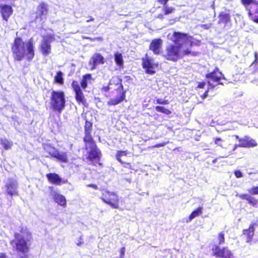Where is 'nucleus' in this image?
Instances as JSON below:
<instances>
[{
  "label": "nucleus",
  "mask_w": 258,
  "mask_h": 258,
  "mask_svg": "<svg viewBox=\"0 0 258 258\" xmlns=\"http://www.w3.org/2000/svg\"><path fill=\"white\" fill-rule=\"evenodd\" d=\"M257 145L258 144L255 139L246 135L239 140V144L234 145L232 151H235L238 147L251 148L256 147Z\"/></svg>",
  "instance_id": "10"
},
{
  "label": "nucleus",
  "mask_w": 258,
  "mask_h": 258,
  "mask_svg": "<svg viewBox=\"0 0 258 258\" xmlns=\"http://www.w3.org/2000/svg\"><path fill=\"white\" fill-rule=\"evenodd\" d=\"M81 242H79V243H77V245L79 246V245H81Z\"/></svg>",
  "instance_id": "57"
},
{
  "label": "nucleus",
  "mask_w": 258,
  "mask_h": 258,
  "mask_svg": "<svg viewBox=\"0 0 258 258\" xmlns=\"http://www.w3.org/2000/svg\"><path fill=\"white\" fill-rule=\"evenodd\" d=\"M254 59L252 62V63L250 64V66H252V65L254 64H258V53H257V52H254Z\"/></svg>",
  "instance_id": "41"
},
{
  "label": "nucleus",
  "mask_w": 258,
  "mask_h": 258,
  "mask_svg": "<svg viewBox=\"0 0 258 258\" xmlns=\"http://www.w3.org/2000/svg\"><path fill=\"white\" fill-rule=\"evenodd\" d=\"M214 143L215 144H216L217 146L222 148H225L224 147V143L225 141L223 140L221 138L217 137L214 139Z\"/></svg>",
  "instance_id": "36"
},
{
  "label": "nucleus",
  "mask_w": 258,
  "mask_h": 258,
  "mask_svg": "<svg viewBox=\"0 0 258 258\" xmlns=\"http://www.w3.org/2000/svg\"><path fill=\"white\" fill-rule=\"evenodd\" d=\"M163 6V13L164 15H168L174 12L175 9L173 7H168L167 4Z\"/></svg>",
  "instance_id": "34"
},
{
  "label": "nucleus",
  "mask_w": 258,
  "mask_h": 258,
  "mask_svg": "<svg viewBox=\"0 0 258 258\" xmlns=\"http://www.w3.org/2000/svg\"><path fill=\"white\" fill-rule=\"evenodd\" d=\"M234 174L236 177L240 178L243 176L242 172L240 170H236L234 171Z\"/></svg>",
  "instance_id": "44"
},
{
  "label": "nucleus",
  "mask_w": 258,
  "mask_h": 258,
  "mask_svg": "<svg viewBox=\"0 0 258 258\" xmlns=\"http://www.w3.org/2000/svg\"><path fill=\"white\" fill-rule=\"evenodd\" d=\"M168 1L169 0H158V2L163 5L167 4Z\"/></svg>",
  "instance_id": "48"
},
{
  "label": "nucleus",
  "mask_w": 258,
  "mask_h": 258,
  "mask_svg": "<svg viewBox=\"0 0 258 258\" xmlns=\"http://www.w3.org/2000/svg\"><path fill=\"white\" fill-rule=\"evenodd\" d=\"M166 145V142H162V143H160L156 144L154 146V147H156V148H159V147H163V146H165Z\"/></svg>",
  "instance_id": "46"
},
{
  "label": "nucleus",
  "mask_w": 258,
  "mask_h": 258,
  "mask_svg": "<svg viewBox=\"0 0 258 258\" xmlns=\"http://www.w3.org/2000/svg\"><path fill=\"white\" fill-rule=\"evenodd\" d=\"M114 61L116 64L120 68L123 67V59L121 53L115 52L114 54Z\"/></svg>",
  "instance_id": "29"
},
{
  "label": "nucleus",
  "mask_w": 258,
  "mask_h": 258,
  "mask_svg": "<svg viewBox=\"0 0 258 258\" xmlns=\"http://www.w3.org/2000/svg\"><path fill=\"white\" fill-rule=\"evenodd\" d=\"M201 44V41L200 40H198L197 42H194L193 41H190V43H189V46L190 47H192L193 45H200Z\"/></svg>",
  "instance_id": "47"
},
{
  "label": "nucleus",
  "mask_w": 258,
  "mask_h": 258,
  "mask_svg": "<svg viewBox=\"0 0 258 258\" xmlns=\"http://www.w3.org/2000/svg\"><path fill=\"white\" fill-rule=\"evenodd\" d=\"M206 83L204 81L199 82L197 86L196 87V89H203L205 88Z\"/></svg>",
  "instance_id": "42"
},
{
  "label": "nucleus",
  "mask_w": 258,
  "mask_h": 258,
  "mask_svg": "<svg viewBox=\"0 0 258 258\" xmlns=\"http://www.w3.org/2000/svg\"><path fill=\"white\" fill-rule=\"evenodd\" d=\"M155 110L158 112L162 113L166 115H169L171 113V111L169 109H166L161 106H156L155 107Z\"/></svg>",
  "instance_id": "33"
},
{
  "label": "nucleus",
  "mask_w": 258,
  "mask_h": 258,
  "mask_svg": "<svg viewBox=\"0 0 258 258\" xmlns=\"http://www.w3.org/2000/svg\"><path fill=\"white\" fill-rule=\"evenodd\" d=\"M217 240L219 245L223 244L225 243V234L223 231L218 234Z\"/></svg>",
  "instance_id": "35"
},
{
  "label": "nucleus",
  "mask_w": 258,
  "mask_h": 258,
  "mask_svg": "<svg viewBox=\"0 0 258 258\" xmlns=\"http://www.w3.org/2000/svg\"><path fill=\"white\" fill-rule=\"evenodd\" d=\"M238 197L241 200L247 201L248 203L252 207H256L258 205V200L255 198L247 194H240Z\"/></svg>",
  "instance_id": "22"
},
{
  "label": "nucleus",
  "mask_w": 258,
  "mask_h": 258,
  "mask_svg": "<svg viewBox=\"0 0 258 258\" xmlns=\"http://www.w3.org/2000/svg\"><path fill=\"white\" fill-rule=\"evenodd\" d=\"M125 248L124 247H122L120 249V254H119V256H120V258H123L124 256V254H125Z\"/></svg>",
  "instance_id": "45"
},
{
  "label": "nucleus",
  "mask_w": 258,
  "mask_h": 258,
  "mask_svg": "<svg viewBox=\"0 0 258 258\" xmlns=\"http://www.w3.org/2000/svg\"><path fill=\"white\" fill-rule=\"evenodd\" d=\"M128 154V152L127 150L117 151L115 154V158L119 162H120L122 161V160H121V157L126 156Z\"/></svg>",
  "instance_id": "32"
},
{
  "label": "nucleus",
  "mask_w": 258,
  "mask_h": 258,
  "mask_svg": "<svg viewBox=\"0 0 258 258\" xmlns=\"http://www.w3.org/2000/svg\"><path fill=\"white\" fill-rule=\"evenodd\" d=\"M105 59L100 53H96L93 54L89 61V64L92 66V69H94L96 66L100 64H104Z\"/></svg>",
  "instance_id": "20"
},
{
  "label": "nucleus",
  "mask_w": 258,
  "mask_h": 258,
  "mask_svg": "<svg viewBox=\"0 0 258 258\" xmlns=\"http://www.w3.org/2000/svg\"><path fill=\"white\" fill-rule=\"evenodd\" d=\"M94 20H95V19H94V18H93L92 16H89V19L87 20H86V22H87V23H88V22H91V21H94Z\"/></svg>",
  "instance_id": "52"
},
{
  "label": "nucleus",
  "mask_w": 258,
  "mask_h": 258,
  "mask_svg": "<svg viewBox=\"0 0 258 258\" xmlns=\"http://www.w3.org/2000/svg\"><path fill=\"white\" fill-rule=\"evenodd\" d=\"M92 129V122L86 119L84 125L85 135L83 140L85 144V149L86 150L89 148L90 149V150L87 153L86 159L90 162H99L101 158L102 153L91 134Z\"/></svg>",
  "instance_id": "4"
},
{
  "label": "nucleus",
  "mask_w": 258,
  "mask_h": 258,
  "mask_svg": "<svg viewBox=\"0 0 258 258\" xmlns=\"http://www.w3.org/2000/svg\"><path fill=\"white\" fill-rule=\"evenodd\" d=\"M208 84L209 85L208 88L205 91L204 93L201 96V98L203 99H204L205 98H206V97H208V92H209L210 89H213L215 87V86L213 84H212L211 83H210V82H208Z\"/></svg>",
  "instance_id": "37"
},
{
  "label": "nucleus",
  "mask_w": 258,
  "mask_h": 258,
  "mask_svg": "<svg viewBox=\"0 0 258 258\" xmlns=\"http://www.w3.org/2000/svg\"><path fill=\"white\" fill-rule=\"evenodd\" d=\"M142 65L143 69H145V72L149 75H154L156 72L155 68L158 67V65L153 62L152 60L150 58L147 54L145 57L142 58Z\"/></svg>",
  "instance_id": "12"
},
{
  "label": "nucleus",
  "mask_w": 258,
  "mask_h": 258,
  "mask_svg": "<svg viewBox=\"0 0 258 258\" xmlns=\"http://www.w3.org/2000/svg\"><path fill=\"white\" fill-rule=\"evenodd\" d=\"M217 161V158L214 159L213 161V163H215L216 161Z\"/></svg>",
  "instance_id": "56"
},
{
  "label": "nucleus",
  "mask_w": 258,
  "mask_h": 258,
  "mask_svg": "<svg viewBox=\"0 0 258 258\" xmlns=\"http://www.w3.org/2000/svg\"><path fill=\"white\" fill-rule=\"evenodd\" d=\"M32 234L26 227H19V232H15L14 238L10 241L13 250L16 252L17 258H29Z\"/></svg>",
  "instance_id": "2"
},
{
  "label": "nucleus",
  "mask_w": 258,
  "mask_h": 258,
  "mask_svg": "<svg viewBox=\"0 0 258 258\" xmlns=\"http://www.w3.org/2000/svg\"><path fill=\"white\" fill-rule=\"evenodd\" d=\"M0 144L3 149L6 150L11 149L13 145L12 141H9L6 138H1L0 139Z\"/></svg>",
  "instance_id": "28"
},
{
  "label": "nucleus",
  "mask_w": 258,
  "mask_h": 258,
  "mask_svg": "<svg viewBox=\"0 0 258 258\" xmlns=\"http://www.w3.org/2000/svg\"><path fill=\"white\" fill-rule=\"evenodd\" d=\"M43 149L45 153L47 155L45 156L46 157H53L54 154L57 152V150L54 147L50 144H45L43 146Z\"/></svg>",
  "instance_id": "24"
},
{
  "label": "nucleus",
  "mask_w": 258,
  "mask_h": 258,
  "mask_svg": "<svg viewBox=\"0 0 258 258\" xmlns=\"http://www.w3.org/2000/svg\"><path fill=\"white\" fill-rule=\"evenodd\" d=\"M88 187H92L93 188L95 189H97L98 188V186L97 185L94 184H89L87 185Z\"/></svg>",
  "instance_id": "49"
},
{
  "label": "nucleus",
  "mask_w": 258,
  "mask_h": 258,
  "mask_svg": "<svg viewBox=\"0 0 258 258\" xmlns=\"http://www.w3.org/2000/svg\"><path fill=\"white\" fill-rule=\"evenodd\" d=\"M234 137L238 141V144H239V140L241 139L242 137H239L238 135H234Z\"/></svg>",
  "instance_id": "54"
},
{
  "label": "nucleus",
  "mask_w": 258,
  "mask_h": 258,
  "mask_svg": "<svg viewBox=\"0 0 258 258\" xmlns=\"http://www.w3.org/2000/svg\"><path fill=\"white\" fill-rule=\"evenodd\" d=\"M110 90V84H108L106 86H103L101 88V91L104 92H107Z\"/></svg>",
  "instance_id": "43"
},
{
  "label": "nucleus",
  "mask_w": 258,
  "mask_h": 258,
  "mask_svg": "<svg viewBox=\"0 0 258 258\" xmlns=\"http://www.w3.org/2000/svg\"><path fill=\"white\" fill-rule=\"evenodd\" d=\"M53 158L56 159L57 161L61 163H67L69 162L66 152H59L57 150Z\"/></svg>",
  "instance_id": "25"
},
{
  "label": "nucleus",
  "mask_w": 258,
  "mask_h": 258,
  "mask_svg": "<svg viewBox=\"0 0 258 258\" xmlns=\"http://www.w3.org/2000/svg\"><path fill=\"white\" fill-rule=\"evenodd\" d=\"M163 41L161 38H156L153 39L150 45L149 49L155 55H159L161 53V50Z\"/></svg>",
  "instance_id": "17"
},
{
  "label": "nucleus",
  "mask_w": 258,
  "mask_h": 258,
  "mask_svg": "<svg viewBox=\"0 0 258 258\" xmlns=\"http://www.w3.org/2000/svg\"><path fill=\"white\" fill-rule=\"evenodd\" d=\"M203 213V207H199L193 211L188 217V220L186 222H190L195 218L199 216Z\"/></svg>",
  "instance_id": "30"
},
{
  "label": "nucleus",
  "mask_w": 258,
  "mask_h": 258,
  "mask_svg": "<svg viewBox=\"0 0 258 258\" xmlns=\"http://www.w3.org/2000/svg\"><path fill=\"white\" fill-rule=\"evenodd\" d=\"M205 77L207 79H209L212 82L216 83L217 85L222 84L220 83V81L224 79L223 74L217 67L215 68L212 72L206 74Z\"/></svg>",
  "instance_id": "14"
},
{
  "label": "nucleus",
  "mask_w": 258,
  "mask_h": 258,
  "mask_svg": "<svg viewBox=\"0 0 258 258\" xmlns=\"http://www.w3.org/2000/svg\"><path fill=\"white\" fill-rule=\"evenodd\" d=\"M258 226V220L253 221L250 223L247 229L242 230V235L244 236L247 242L251 241L254 234L255 228Z\"/></svg>",
  "instance_id": "16"
},
{
  "label": "nucleus",
  "mask_w": 258,
  "mask_h": 258,
  "mask_svg": "<svg viewBox=\"0 0 258 258\" xmlns=\"http://www.w3.org/2000/svg\"><path fill=\"white\" fill-rule=\"evenodd\" d=\"M100 199L112 208L119 209V198L115 192L105 191L102 194Z\"/></svg>",
  "instance_id": "7"
},
{
  "label": "nucleus",
  "mask_w": 258,
  "mask_h": 258,
  "mask_svg": "<svg viewBox=\"0 0 258 258\" xmlns=\"http://www.w3.org/2000/svg\"><path fill=\"white\" fill-rule=\"evenodd\" d=\"M212 255L219 258H233V255L227 246L220 248L219 245H215L212 249Z\"/></svg>",
  "instance_id": "11"
},
{
  "label": "nucleus",
  "mask_w": 258,
  "mask_h": 258,
  "mask_svg": "<svg viewBox=\"0 0 258 258\" xmlns=\"http://www.w3.org/2000/svg\"><path fill=\"white\" fill-rule=\"evenodd\" d=\"M52 198L54 201L58 205L62 206L63 207H66L67 200L65 197L62 195L55 192L52 195Z\"/></svg>",
  "instance_id": "23"
},
{
  "label": "nucleus",
  "mask_w": 258,
  "mask_h": 258,
  "mask_svg": "<svg viewBox=\"0 0 258 258\" xmlns=\"http://www.w3.org/2000/svg\"><path fill=\"white\" fill-rule=\"evenodd\" d=\"M248 192L252 195H258V186H253L248 190Z\"/></svg>",
  "instance_id": "38"
},
{
  "label": "nucleus",
  "mask_w": 258,
  "mask_h": 258,
  "mask_svg": "<svg viewBox=\"0 0 258 258\" xmlns=\"http://www.w3.org/2000/svg\"><path fill=\"white\" fill-rule=\"evenodd\" d=\"M92 79V75L91 74H87L82 76V80L80 82L81 87L85 89L88 87V81Z\"/></svg>",
  "instance_id": "27"
},
{
  "label": "nucleus",
  "mask_w": 258,
  "mask_h": 258,
  "mask_svg": "<svg viewBox=\"0 0 258 258\" xmlns=\"http://www.w3.org/2000/svg\"><path fill=\"white\" fill-rule=\"evenodd\" d=\"M71 86L75 93V97L77 103L78 104H82L86 106L87 105V101L78 82L76 80H73Z\"/></svg>",
  "instance_id": "9"
},
{
  "label": "nucleus",
  "mask_w": 258,
  "mask_h": 258,
  "mask_svg": "<svg viewBox=\"0 0 258 258\" xmlns=\"http://www.w3.org/2000/svg\"><path fill=\"white\" fill-rule=\"evenodd\" d=\"M48 11L47 5L44 2H41L37 6L35 19L41 20L43 16L47 15Z\"/></svg>",
  "instance_id": "19"
},
{
  "label": "nucleus",
  "mask_w": 258,
  "mask_h": 258,
  "mask_svg": "<svg viewBox=\"0 0 258 258\" xmlns=\"http://www.w3.org/2000/svg\"><path fill=\"white\" fill-rule=\"evenodd\" d=\"M219 20L218 23L219 24H226L230 22V15L228 13L221 12L218 16Z\"/></svg>",
  "instance_id": "26"
},
{
  "label": "nucleus",
  "mask_w": 258,
  "mask_h": 258,
  "mask_svg": "<svg viewBox=\"0 0 258 258\" xmlns=\"http://www.w3.org/2000/svg\"><path fill=\"white\" fill-rule=\"evenodd\" d=\"M168 39L173 43L169 44L165 47V53L163 55V57L167 60L177 62L178 60L182 59L184 56L192 55L197 56L200 53L199 52L192 51L189 49H182V45L180 43L188 37L186 33L180 32H174L170 37V34H168Z\"/></svg>",
  "instance_id": "1"
},
{
  "label": "nucleus",
  "mask_w": 258,
  "mask_h": 258,
  "mask_svg": "<svg viewBox=\"0 0 258 258\" xmlns=\"http://www.w3.org/2000/svg\"><path fill=\"white\" fill-rule=\"evenodd\" d=\"M54 35L49 34L44 37L40 45V49L43 55L47 56L51 52V42L54 41Z\"/></svg>",
  "instance_id": "8"
},
{
  "label": "nucleus",
  "mask_w": 258,
  "mask_h": 258,
  "mask_svg": "<svg viewBox=\"0 0 258 258\" xmlns=\"http://www.w3.org/2000/svg\"><path fill=\"white\" fill-rule=\"evenodd\" d=\"M212 24H204V25H202V27L204 28V29H209V28L211 27Z\"/></svg>",
  "instance_id": "51"
},
{
  "label": "nucleus",
  "mask_w": 258,
  "mask_h": 258,
  "mask_svg": "<svg viewBox=\"0 0 258 258\" xmlns=\"http://www.w3.org/2000/svg\"><path fill=\"white\" fill-rule=\"evenodd\" d=\"M156 103L159 104H168L169 101L168 100H162L161 99H157L156 100Z\"/></svg>",
  "instance_id": "40"
},
{
  "label": "nucleus",
  "mask_w": 258,
  "mask_h": 258,
  "mask_svg": "<svg viewBox=\"0 0 258 258\" xmlns=\"http://www.w3.org/2000/svg\"><path fill=\"white\" fill-rule=\"evenodd\" d=\"M11 51L15 60L20 61L24 58L32 60L35 56L34 46L32 38L25 42L20 37H16L12 44Z\"/></svg>",
  "instance_id": "3"
},
{
  "label": "nucleus",
  "mask_w": 258,
  "mask_h": 258,
  "mask_svg": "<svg viewBox=\"0 0 258 258\" xmlns=\"http://www.w3.org/2000/svg\"><path fill=\"white\" fill-rule=\"evenodd\" d=\"M48 182L52 184L59 185L64 183L58 174L55 173H49L46 174Z\"/></svg>",
  "instance_id": "21"
},
{
  "label": "nucleus",
  "mask_w": 258,
  "mask_h": 258,
  "mask_svg": "<svg viewBox=\"0 0 258 258\" xmlns=\"http://www.w3.org/2000/svg\"><path fill=\"white\" fill-rule=\"evenodd\" d=\"M7 255L5 253H0V258H6Z\"/></svg>",
  "instance_id": "53"
},
{
  "label": "nucleus",
  "mask_w": 258,
  "mask_h": 258,
  "mask_svg": "<svg viewBox=\"0 0 258 258\" xmlns=\"http://www.w3.org/2000/svg\"><path fill=\"white\" fill-rule=\"evenodd\" d=\"M48 188L50 191H52L54 189V187L52 186H49Z\"/></svg>",
  "instance_id": "55"
},
{
  "label": "nucleus",
  "mask_w": 258,
  "mask_h": 258,
  "mask_svg": "<svg viewBox=\"0 0 258 258\" xmlns=\"http://www.w3.org/2000/svg\"><path fill=\"white\" fill-rule=\"evenodd\" d=\"M13 13V10L11 6L7 4L0 5V13L5 21H7Z\"/></svg>",
  "instance_id": "18"
},
{
  "label": "nucleus",
  "mask_w": 258,
  "mask_h": 258,
  "mask_svg": "<svg viewBox=\"0 0 258 258\" xmlns=\"http://www.w3.org/2000/svg\"><path fill=\"white\" fill-rule=\"evenodd\" d=\"M119 163L122 165V166L123 167H124L125 168H127L128 169H133V166H132L131 163L130 162H124L122 161Z\"/></svg>",
  "instance_id": "39"
},
{
  "label": "nucleus",
  "mask_w": 258,
  "mask_h": 258,
  "mask_svg": "<svg viewBox=\"0 0 258 258\" xmlns=\"http://www.w3.org/2000/svg\"><path fill=\"white\" fill-rule=\"evenodd\" d=\"M118 92L119 97L115 99H111L107 102L108 106H115L125 99V91L123 90V86L120 84L116 89Z\"/></svg>",
  "instance_id": "15"
},
{
  "label": "nucleus",
  "mask_w": 258,
  "mask_h": 258,
  "mask_svg": "<svg viewBox=\"0 0 258 258\" xmlns=\"http://www.w3.org/2000/svg\"><path fill=\"white\" fill-rule=\"evenodd\" d=\"M5 188L6 189L5 195L9 196L11 198L13 196H19L18 184L14 180L10 179L5 185Z\"/></svg>",
  "instance_id": "13"
},
{
  "label": "nucleus",
  "mask_w": 258,
  "mask_h": 258,
  "mask_svg": "<svg viewBox=\"0 0 258 258\" xmlns=\"http://www.w3.org/2000/svg\"><path fill=\"white\" fill-rule=\"evenodd\" d=\"M50 107L54 111L60 113L66 106V98L62 91L52 90L50 97Z\"/></svg>",
  "instance_id": "5"
},
{
  "label": "nucleus",
  "mask_w": 258,
  "mask_h": 258,
  "mask_svg": "<svg viewBox=\"0 0 258 258\" xmlns=\"http://www.w3.org/2000/svg\"><path fill=\"white\" fill-rule=\"evenodd\" d=\"M54 83L59 85H63L64 84L63 74L61 71H59L56 72L54 78Z\"/></svg>",
  "instance_id": "31"
},
{
  "label": "nucleus",
  "mask_w": 258,
  "mask_h": 258,
  "mask_svg": "<svg viewBox=\"0 0 258 258\" xmlns=\"http://www.w3.org/2000/svg\"><path fill=\"white\" fill-rule=\"evenodd\" d=\"M164 15H164V13H163V14H158V15L157 16L156 18H158V19H160V20H163V19H164Z\"/></svg>",
  "instance_id": "50"
},
{
  "label": "nucleus",
  "mask_w": 258,
  "mask_h": 258,
  "mask_svg": "<svg viewBox=\"0 0 258 258\" xmlns=\"http://www.w3.org/2000/svg\"><path fill=\"white\" fill-rule=\"evenodd\" d=\"M240 2L247 11L249 19L258 24V2L255 0H240Z\"/></svg>",
  "instance_id": "6"
}]
</instances>
